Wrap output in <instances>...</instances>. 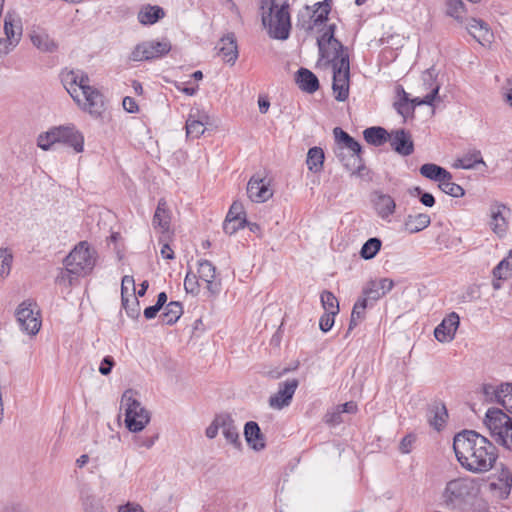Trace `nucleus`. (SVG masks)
Instances as JSON below:
<instances>
[{
  "label": "nucleus",
  "instance_id": "9b49d317",
  "mask_svg": "<svg viewBox=\"0 0 512 512\" xmlns=\"http://www.w3.org/2000/svg\"><path fill=\"white\" fill-rule=\"evenodd\" d=\"M61 81L66 89L77 104L81 103L80 93L89 83L87 74L80 70H69L61 73Z\"/></svg>",
  "mask_w": 512,
  "mask_h": 512
},
{
  "label": "nucleus",
  "instance_id": "cd10ccee",
  "mask_svg": "<svg viewBox=\"0 0 512 512\" xmlns=\"http://www.w3.org/2000/svg\"><path fill=\"white\" fill-rule=\"evenodd\" d=\"M4 32L6 35L5 39L16 47L22 36V24L20 19L10 13H7L4 18Z\"/></svg>",
  "mask_w": 512,
  "mask_h": 512
},
{
  "label": "nucleus",
  "instance_id": "79ce46f5",
  "mask_svg": "<svg viewBox=\"0 0 512 512\" xmlns=\"http://www.w3.org/2000/svg\"><path fill=\"white\" fill-rule=\"evenodd\" d=\"M496 403L502 405L510 412L512 403V383H501L497 385Z\"/></svg>",
  "mask_w": 512,
  "mask_h": 512
},
{
  "label": "nucleus",
  "instance_id": "338daca9",
  "mask_svg": "<svg viewBox=\"0 0 512 512\" xmlns=\"http://www.w3.org/2000/svg\"><path fill=\"white\" fill-rule=\"evenodd\" d=\"M367 306L368 303L366 302V299H363L362 297L359 298L353 306L351 315L354 318H360L362 320L365 316V310Z\"/></svg>",
  "mask_w": 512,
  "mask_h": 512
},
{
  "label": "nucleus",
  "instance_id": "e2e57ef3",
  "mask_svg": "<svg viewBox=\"0 0 512 512\" xmlns=\"http://www.w3.org/2000/svg\"><path fill=\"white\" fill-rule=\"evenodd\" d=\"M32 43L39 49L49 51L53 43L50 42L47 35L35 34L31 36Z\"/></svg>",
  "mask_w": 512,
  "mask_h": 512
},
{
  "label": "nucleus",
  "instance_id": "6e6d98bb",
  "mask_svg": "<svg viewBox=\"0 0 512 512\" xmlns=\"http://www.w3.org/2000/svg\"><path fill=\"white\" fill-rule=\"evenodd\" d=\"M494 441L497 444L512 450V419L511 424L508 423V425L501 431L500 435H498Z\"/></svg>",
  "mask_w": 512,
  "mask_h": 512
},
{
  "label": "nucleus",
  "instance_id": "dca6fc26",
  "mask_svg": "<svg viewBox=\"0 0 512 512\" xmlns=\"http://www.w3.org/2000/svg\"><path fill=\"white\" fill-rule=\"evenodd\" d=\"M489 487L492 491H499L500 498L506 499L512 489V472L501 465V468L492 475Z\"/></svg>",
  "mask_w": 512,
  "mask_h": 512
},
{
  "label": "nucleus",
  "instance_id": "0eeeda50",
  "mask_svg": "<svg viewBox=\"0 0 512 512\" xmlns=\"http://www.w3.org/2000/svg\"><path fill=\"white\" fill-rule=\"evenodd\" d=\"M333 69L332 89L338 101H345L349 96L350 62L349 56H342L330 62Z\"/></svg>",
  "mask_w": 512,
  "mask_h": 512
},
{
  "label": "nucleus",
  "instance_id": "49530a36",
  "mask_svg": "<svg viewBox=\"0 0 512 512\" xmlns=\"http://www.w3.org/2000/svg\"><path fill=\"white\" fill-rule=\"evenodd\" d=\"M79 276H76L74 274V270L72 271V269L68 266H65L64 269H61L59 274L57 275L56 279H55V282L56 284L60 285V286H64L66 288H69L71 287L74 282L77 280Z\"/></svg>",
  "mask_w": 512,
  "mask_h": 512
},
{
  "label": "nucleus",
  "instance_id": "1a4fd4ad",
  "mask_svg": "<svg viewBox=\"0 0 512 512\" xmlns=\"http://www.w3.org/2000/svg\"><path fill=\"white\" fill-rule=\"evenodd\" d=\"M16 318L23 332L29 335L39 332L41 320L36 303L23 301L16 310Z\"/></svg>",
  "mask_w": 512,
  "mask_h": 512
},
{
  "label": "nucleus",
  "instance_id": "5701e85b",
  "mask_svg": "<svg viewBox=\"0 0 512 512\" xmlns=\"http://www.w3.org/2000/svg\"><path fill=\"white\" fill-rule=\"evenodd\" d=\"M335 154L347 171L351 172L352 175L362 176V171L365 170L362 156L352 155L343 148H336Z\"/></svg>",
  "mask_w": 512,
  "mask_h": 512
},
{
  "label": "nucleus",
  "instance_id": "4c0bfd02",
  "mask_svg": "<svg viewBox=\"0 0 512 512\" xmlns=\"http://www.w3.org/2000/svg\"><path fill=\"white\" fill-rule=\"evenodd\" d=\"M420 174L429 180L438 182V184L444 177H446V180L450 177L449 171L434 163L423 164L420 167Z\"/></svg>",
  "mask_w": 512,
  "mask_h": 512
},
{
  "label": "nucleus",
  "instance_id": "a18cd8bd",
  "mask_svg": "<svg viewBox=\"0 0 512 512\" xmlns=\"http://www.w3.org/2000/svg\"><path fill=\"white\" fill-rule=\"evenodd\" d=\"M320 299L322 307L325 310V313H339V302L332 292L323 291L321 293Z\"/></svg>",
  "mask_w": 512,
  "mask_h": 512
},
{
  "label": "nucleus",
  "instance_id": "680f3d73",
  "mask_svg": "<svg viewBox=\"0 0 512 512\" xmlns=\"http://www.w3.org/2000/svg\"><path fill=\"white\" fill-rule=\"evenodd\" d=\"M184 288L187 293L197 294L199 291V284L197 276L191 272L186 274L184 279Z\"/></svg>",
  "mask_w": 512,
  "mask_h": 512
},
{
  "label": "nucleus",
  "instance_id": "f03ea898",
  "mask_svg": "<svg viewBox=\"0 0 512 512\" xmlns=\"http://www.w3.org/2000/svg\"><path fill=\"white\" fill-rule=\"evenodd\" d=\"M480 486L476 479L461 477L446 484L443 494L444 501L452 508L461 507L473 500L479 493Z\"/></svg>",
  "mask_w": 512,
  "mask_h": 512
},
{
  "label": "nucleus",
  "instance_id": "39448f33",
  "mask_svg": "<svg viewBox=\"0 0 512 512\" xmlns=\"http://www.w3.org/2000/svg\"><path fill=\"white\" fill-rule=\"evenodd\" d=\"M288 5L278 6L272 2L270 12L267 16H263L262 21L265 26L269 27L270 35L279 40H286L290 32V14Z\"/></svg>",
  "mask_w": 512,
  "mask_h": 512
},
{
  "label": "nucleus",
  "instance_id": "f257e3e1",
  "mask_svg": "<svg viewBox=\"0 0 512 512\" xmlns=\"http://www.w3.org/2000/svg\"><path fill=\"white\" fill-rule=\"evenodd\" d=\"M453 449L460 465L472 473L489 471L498 457L495 445L474 430L457 433Z\"/></svg>",
  "mask_w": 512,
  "mask_h": 512
},
{
  "label": "nucleus",
  "instance_id": "4468645a",
  "mask_svg": "<svg viewBox=\"0 0 512 512\" xmlns=\"http://www.w3.org/2000/svg\"><path fill=\"white\" fill-rule=\"evenodd\" d=\"M512 418L499 408H489L485 414L484 425L489 431L493 440L500 435L501 431L509 424Z\"/></svg>",
  "mask_w": 512,
  "mask_h": 512
},
{
  "label": "nucleus",
  "instance_id": "c9c22d12",
  "mask_svg": "<svg viewBox=\"0 0 512 512\" xmlns=\"http://www.w3.org/2000/svg\"><path fill=\"white\" fill-rule=\"evenodd\" d=\"M447 417L448 414L444 404L435 403L429 408V424L437 431H440L444 427Z\"/></svg>",
  "mask_w": 512,
  "mask_h": 512
},
{
  "label": "nucleus",
  "instance_id": "a211bd4d",
  "mask_svg": "<svg viewBox=\"0 0 512 512\" xmlns=\"http://www.w3.org/2000/svg\"><path fill=\"white\" fill-rule=\"evenodd\" d=\"M394 287V282L389 278H381L378 280L369 281L362 290V298L366 299L368 303L369 300L377 301L381 297L385 296L388 292H390Z\"/></svg>",
  "mask_w": 512,
  "mask_h": 512
},
{
  "label": "nucleus",
  "instance_id": "8fccbe9b",
  "mask_svg": "<svg viewBox=\"0 0 512 512\" xmlns=\"http://www.w3.org/2000/svg\"><path fill=\"white\" fill-rule=\"evenodd\" d=\"M465 12V5L462 0H448L447 1V14L459 22L463 20Z\"/></svg>",
  "mask_w": 512,
  "mask_h": 512
},
{
  "label": "nucleus",
  "instance_id": "f3484780",
  "mask_svg": "<svg viewBox=\"0 0 512 512\" xmlns=\"http://www.w3.org/2000/svg\"><path fill=\"white\" fill-rule=\"evenodd\" d=\"M388 141L392 149L401 156H409L414 152V143L409 132L405 129L393 130Z\"/></svg>",
  "mask_w": 512,
  "mask_h": 512
},
{
  "label": "nucleus",
  "instance_id": "c85d7f7f",
  "mask_svg": "<svg viewBox=\"0 0 512 512\" xmlns=\"http://www.w3.org/2000/svg\"><path fill=\"white\" fill-rule=\"evenodd\" d=\"M335 140L337 142V148H343L347 150L352 155H360L362 154V147L353 137H351L347 132H345L340 127H335L333 130Z\"/></svg>",
  "mask_w": 512,
  "mask_h": 512
},
{
  "label": "nucleus",
  "instance_id": "2eb2a0df",
  "mask_svg": "<svg viewBox=\"0 0 512 512\" xmlns=\"http://www.w3.org/2000/svg\"><path fill=\"white\" fill-rule=\"evenodd\" d=\"M57 143H63L80 153L84 148V137L74 126L54 127Z\"/></svg>",
  "mask_w": 512,
  "mask_h": 512
},
{
  "label": "nucleus",
  "instance_id": "69168bd1",
  "mask_svg": "<svg viewBox=\"0 0 512 512\" xmlns=\"http://www.w3.org/2000/svg\"><path fill=\"white\" fill-rule=\"evenodd\" d=\"M436 76L437 74L435 73V70L434 68H430V69H427L424 73H423V76H422V79H423V86L425 87V89H430V92L432 91V88L435 86V85H439L438 83H436Z\"/></svg>",
  "mask_w": 512,
  "mask_h": 512
},
{
  "label": "nucleus",
  "instance_id": "0e129e2a",
  "mask_svg": "<svg viewBox=\"0 0 512 512\" xmlns=\"http://www.w3.org/2000/svg\"><path fill=\"white\" fill-rule=\"evenodd\" d=\"M482 393L484 397V401L489 403H496L497 399V385L494 384H484L482 386Z\"/></svg>",
  "mask_w": 512,
  "mask_h": 512
},
{
  "label": "nucleus",
  "instance_id": "09e8293b",
  "mask_svg": "<svg viewBox=\"0 0 512 512\" xmlns=\"http://www.w3.org/2000/svg\"><path fill=\"white\" fill-rule=\"evenodd\" d=\"M55 143H57V137L54 127L41 133L37 138V146L44 151L49 150Z\"/></svg>",
  "mask_w": 512,
  "mask_h": 512
},
{
  "label": "nucleus",
  "instance_id": "f704fd0d",
  "mask_svg": "<svg viewBox=\"0 0 512 512\" xmlns=\"http://www.w3.org/2000/svg\"><path fill=\"white\" fill-rule=\"evenodd\" d=\"M221 430L227 442H229L235 447H240L241 442L239 437V431L235 425L233 418L227 413H223V422Z\"/></svg>",
  "mask_w": 512,
  "mask_h": 512
},
{
  "label": "nucleus",
  "instance_id": "a19ab883",
  "mask_svg": "<svg viewBox=\"0 0 512 512\" xmlns=\"http://www.w3.org/2000/svg\"><path fill=\"white\" fill-rule=\"evenodd\" d=\"M324 162V152L320 147H312L308 150L306 164L312 172H318L322 169Z\"/></svg>",
  "mask_w": 512,
  "mask_h": 512
},
{
  "label": "nucleus",
  "instance_id": "ea45409f",
  "mask_svg": "<svg viewBox=\"0 0 512 512\" xmlns=\"http://www.w3.org/2000/svg\"><path fill=\"white\" fill-rule=\"evenodd\" d=\"M183 314V306L179 301L169 302L161 314L162 322L166 325L175 324Z\"/></svg>",
  "mask_w": 512,
  "mask_h": 512
},
{
  "label": "nucleus",
  "instance_id": "13d9d810",
  "mask_svg": "<svg viewBox=\"0 0 512 512\" xmlns=\"http://www.w3.org/2000/svg\"><path fill=\"white\" fill-rule=\"evenodd\" d=\"M247 223L246 218H237V220H231L230 223H228V220H224L223 223V230L228 235L235 234L238 230L245 227Z\"/></svg>",
  "mask_w": 512,
  "mask_h": 512
},
{
  "label": "nucleus",
  "instance_id": "37998d69",
  "mask_svg": "<svg viewBox=\"0 0 512 512\" xmlns=\"http://www.w3.org/2000/svg\"><path fill=\"white\" fill-rule=\"evenodd\" d=\"M382 242L379 238L373 237L368 239L360 250V256L365 260L373 259L380 251Z\"/></svg>",
  "mask_w": 512,
  "mask_h": 512
},
{
  "label": "nucleus",
  "instance_id": "4d7b16f0",
  "mask_svg": "<svg viewBox=\"0 0 512 512\" xmlns=\"http://www.w3.org/2000/svg\"><path fill=\"white\" fill-rule=\"evenodd\" d=\"M237 218H246V213L243 204L239 201H234L229 208L225 220H228V223H230L231 220H237Z\"/></svg>",
  "mask_w": 512,
  "mask_h": 512
},
{
  "label": "nucleus",
  "instance_id": "3c124183",
  "mask_svg": "<svg viewBox=\"0 0 512 512\" xmlns=\"http://www.w3.org/2000/svg\"><path fill=\"white\" fill-rule=\"evenodd\" d=\"M13 256L7 248L0 249V277L5 278L10 274Z\"/></svg>",
  "mask_w": 512,
  "mask_h": 512
},
{
  "label": "nucleus",
  "instance_id": "774afa93",
  "mask_svg": "<svg viewBox=\"0 0 512 512\" xmlns=\"http://www.w3.org/2000/svg\"><path fill=\"white\" fill-rule=\"evenodd\" d=\"M337 314L324 313L319 320V327L323 332H328L334 325V318Z\"/></svg>",
  "mask_w": 512,
  "mask_h": 512
},
{
  "label": "nucleus",
  "instance_id": "b1692460",
  "mask_svg": "<svg viewBox=\"0 0 512 512\" xmlns=\"http://www.w3.org/2000/svg\"><path fill=\"white\" fill-rule=\"evenodd\" d=\"M216 49L219 50V54L225 62L230 63L231 65L236 62L239 53L236 37L233 33H228L223 36L219 40Z\"/></svg>",
  "mask_w": 512,
  "mask_h": 512
},
{
  "label": "nucleus",
  "instance_id": "412c9836",
  "mask_svg": "<svg viewBox=\"0 0 512 512\" xmlns=\"http://www.w3.org/2000/svg\"><path fill=\"white\" fill-rule=\"evenodd\" d=\"M505 211L509 212L510 210L502 203L496 202L490 207L491 220L489 226L498 237H504L508 229V222L504 215Z\"/></svg>",
  "mask_w": 512,
  "mask_h": 512
},
{
  "label": "nucleus",
  "instance_id": "7c9ffc66",
  "mask_svg": "<svg viewBox=\"0 0 512 512\" xmlns=\"http://www.w3.org/2000/svg\"><path fill=\"white\" fill-rule=\"evenodd\" d=\"M199 278L207 283V289L212 293L219 292V285L214 283L216 277V268L208 260L199 261Z\"/></svg>",
  "mask_w": 512,
  "mask_h": 512
},
{
  "label": "nucleus",
  "instance_id": "2f4dec72",
  "mask_svg": "<svg viewBox=\"0 0 512 512\" xmlns=\"http://www.w3.org/2000/svg\"><path fill=\"white\" fill-rule=\"evenodd\" d=\"M330 0H324L314 5L315 9L310 16V22L306 28L307 31H312L315 27L323 25L328 20L330 13Z\"/></svg>",
  "mask_w": 512,
  "mask_h": 512
},
{
  "label": "nucleus",
  "instance_id": "6e6552de",
  "mask_svg": "<svg viewBox=\"0 0 512 512\" xmlns=\"http://www.w3.org/2000/svg\"><path fill=\"white\" fill-rule=\"evenodd\" d=\"M171 50V43L168 39L144 41L138 44L131 52L133 61H147L163 57Z\"/></svg>",
  "mask_w": 512,
  "mask_h": 512
},
{
  "label": "nucleus",
  "instance_id": "e433bc0d",
  "mask_svg": "<svg viewBox=\"0 0 512 512\" xmlns=\"http://www.w3.org/2000/svg\"><path fill=\"white\" fill-rule=\"evenodd\" d=\"M363 136L368 144L378 147L382 146L384 143L388 141L390 134L383 127L373 126L366 128L363 131Z\"/></svg>",
  "mask_w": 512,
  "mask_h": 512
},
{
  "label": "nucleus",
  "instance_id": "7ed1b4c3",
  "mask_svg": "<svg viewBox=\"0 0 512 512\" xmlns=\"http://www.w3.org/2000/svg\"><path fill=\"white\" fill-rule=\"evenodd\" d=\"M132 389L126 390L121 398V407L125 410V424L129 431L140 432L150 422V413L135 398Z\"/></svg>",
  "mask_w": 512,
  "mask_h": 512
},
{
  "label": "nucleus",
  "instance_id": "20e7f679",
  "mask_svg": "<svg viewBox=\"0 0 512 512\" xmlns=\"http://www.w3.org/2000/svg\"><path fill=\"white\" fill-rule=\"evenodd\" d=\"M64 263L74 270L76 276H85L96 264V251L91 249L86 241H82L69 253Z\"/></svg>",
  "mask_w": 512,
  "mask_h": 512
},
{
  "label": "nucleus",
  "instance_id": "ddd939ff",
  "mask_svg": "<svg viewBox=\"0 0 512 512\" xmlns=\"http://www.w3.org/2000/svg\"><path fill=\"white\" fill-rule=\"evenodd\" d=\"M247 195L252 202H266L273 196L270 180L259 175H253L247 184Z\"/></svg>",
  "mask_w": 512,
  "mask_h": 512
},
{
  "label": "nucleus",
  "instance_id": "bb28decb",
  "mask_svg": "<svg viewBox=\"0 0 512 512\" xmlns=\"http://www.w3.org/2000/svg\"><path fill=\"white\" fill-rule=\"evenodd\" d=\"M244 436L247 444L255 451H261L265 448L264 435L258 423L254 421L247 422L244 426Z\"/></svg>",
  "mask_w": 512,
  "mask_h": 512
},
{
  "label": "nucleus",
  "instance_id": "052dcab7",
  "mask_svg": "<svg viewBox=\"0 0 512 512\" xmlns=\"http://www.w3.org/2000/svg\"><path fill=\"white\" fill-rule=\"evenodd\" d=\"M129 291H131L130 296L135 295V280L133 276L125 275L121 282V298L128 297Z\"/></svg>",
  "mask_w": 512,
  "mask_h": 512
},
{
  "label": "nucleus",
  "instance_id": "de8ad7c7",
  "mask_svg": "<svg viewBox=\"0 0 512 512\" xmlns=\"http://www.w3.org/2000/svg\"><path fill=\"white\" fill-rule=\"evenodd\" d=\"M131 297V300L128 297H122V306L130 318L137 319L140 316V303L135 295Z\"/></svg>",
  "mask_w": 512,
  "mask_h": 512
},
{
  "label": "nucleus",
  "instance_id": "c756f323",
  "mask_svg": "<svg viewBox=\"0 0 512 512\" xmlns=\"http://www.w3.org/2000/svg\"><path fill=\"white\" fill-rule=\"evenodd\" d=\"M373 202L377 215L383 220H388L395 212L396 203L390 195L375 193Z\"/></svg>",
  "mask_w": 512,
  "mask_h": 512
},
{
  "label": "nucleus",
  "instance_id": "423d86ee",
  "mask_svg": "<svg viewBox=\"0 0 512 512\" xmlns=\"http://www.w3.org/2000/svg\"><path fill=\"white\" fill-rule=\"evenodd\" d=\"M336 25L330 24L317 38V46L322 59L328 63L340 59L342 56H349L343 44L334 37Z\"/></svg>",
  "mask_w": 512,
  "mask_h": 512
},
{
  "label": "nucleus",
  "instance_id": "bf43d9fd",
  "mask_svg": "<svg viewBox=\"0 0 512 512\" xmlns=\"http://www.w3.org/2000/svg\"><path fill=\"white\" fill-rule=\"evenodd\" d=\"M223 414L216 415L211 424L206 428L205 435L209 439L217 436L219 429H222Z\"/></svg>",
  "mask_w": 512,
  "mask_h": 512
},
{
  "label": "nucleus",
  "instance_id": "603ef678",
  "mask_svg": "<svg viewBox=\"0 0 512 512\" xmlns=\"http://www.w3.org/2000/svg\"><path fill=\"white\" fill-rule=\"evenodd\" d=\"M512 268V249L509 251L508 257L504 258L494 268L493 274L498 279H505L508 277V272Z\"/></svg>",
  "mask_w": 512,
  "mask_h": 512
},
{
  "label": "nucleus",
  "instance_id": "c03bdc74",
  "mask_svg": "<svg viewBox=\"0 0 512 512\" xmlns=\"http://www.w3.org/2000/svg\"><path fill=\"white\" fill-rule=\"evenodd\" d=\"M438 187L440 188L441 191L454 198L462 197L465 194V190L463 189V187L452 181L451 173L450 177L447 180L446 177L443 178V180L438 184Z\"/></svg>",
  "mask_w": 512,
  "mask_h": 512
},
{
  "label": "nucleus",
  "instance_id": "72a5a7b5",
  "mask_svg": "<svg viewBox=\"0 0 512 512\" xmlns=\"http://www.w3.org/2000/svg\"><path fill=\"white\" fill-rule=\"evenodd\" d=\"M431 223V218L426 213L408 215L404 220V228L410 234L418 233L427 228Z\"/></svg>",
  "mask_w": 512,
  "mask_h": 512
},
{
  "label": "nucleus",
  "instance_id": "9d476101",
  "mask_svg": "<svg viewBox=\"0 0 512 512\" xmlns=\"http://www.w3.org/2000/svg\"><path fill=\"white\" fill-rule=\"evenodd\" d=\"M171 211L164 198L159 199L152 218V226L160 233L161 241H170L173 236L171 229Z\"/></svg>",
  "mask_w": 512,
  "mask_h": 512
},
{
  "label": "nucleus",
  "instance_id": "f8f14e48",
  "mask_svg": "<svg viewBox=\"0 0 512 512\" xmlns=\"http://www.w3.org/2000/svg\"><path fill=\"white\" fill-rule=\"evenodd\" d=\"M299 381L295 378L280 382L278 391L269 397V405L273 409L281 410L290 405Z\"/></svg>",
  "mask_w": 512,
  "mask_h": 512
},
{
  "label": "nucleus",
  "instance_id": "393cba45",
  "mask_svg": "<svg viewBox=\"0 0 512 512\" xmlns=\"http://www.w3.org/2000/svg\"><path fill=\"white\" fill-rule=\"evenodd\" d=\"M208 117L201 114L198 109L191 110L186 121V135L189 138L197 139L205 132V125L207 124Z\"/></svg>",
  "mask_w": 512,
  "mask_h": 512
},
{
  "label": "nucleus",
  "instance_id": "5fc2aeb1",
  "mask_svg": "<svg viewBox=\"0 0 512 512\" xmlns=\"http://www.w3.org/2000/svg\"><path fill=\"white\" fill-rule=\"evenodd\" d=\"M401 92L402 98L400 99V101L394 104V107L401 116L406 118L408 115L412 113L413 107L410 106V99L403 88L401 89Z\"/></svg>",
  "mask_w": 512,
  "mask_h": 512
},
{
  "label": "nucleus",
  "instance_id": "4be33fe9",
  "mask_svg": "<svg viewBox=\"0 0 512 512\" xmlns=\"http://www.w3.org/2000/svg\"><path fill=\"white\" fill-rule=\"evenodd\" d=\"M467 30L482 46L490 44L494 37L489 25L481 19L471 18L467 24Z\"/></svg>",
  "mask_w": 512,
  "mask_h": 512
},
{
  "label": "nucleus",
  "instance_id": "864d4df0",
  "mask_svg": "<svg viewBox=\"0 0 512 512\" xmlns=\"http://www.w3.org/2000/svg\"><path fill=\"white\" fill-rule=\"evenodd\" d=\"M440 85H435L432 88V91L427 93L423 98L416 97L412 100H410V103L413 104V106H421V105H428L432 106L434 104V101L438 98Z\"/></svg>",
  "mask_w": 512,
  "mask_h": 512
},
{
  "label": "nucleus",
  "instance_id": "58836bf2",
  "mask_svg": "<svg viewBox=\"0 0 512 512\" xmlns=\"http://www.w3.org/2000/svg\"><path fill=\"white\" fill-rule=\"evenodd\" d=\"M485 164L481 151L478 149H472L466 152L462 157L455 161L454 166L461 169H472L476 164Z\"/></svg>",
  "mask_w": 512,
  "mask_h": 512
},
{
  "label": "nucleus",
  "instance_id": "aec40b11",
  "mask_svg": "<svg viewBox=\"0 0 512 512\" xmlns=\"http://www.w3.org/2000/svg\"><path fill=\"white\" fill-rule=\"evenodd\" d=\"M81 103L79 105L91 115L98 116L101 114L103 107L102 95L98 90L91 87L89 83L80 93Z\"/></svg>",
  "mask_w": 512,
  "mask_h": 512
},
{
  "label": "nucleus",
  "instance_id": "473e14b6",
  "mask_svg": "<svg viewBox=\"0 0 512 512\" xmlns=\"http://www.w3.org/2000/svg\"><path fill=\"white\" fill-rule=\"evenodd\" d=\"M296 82L302 91L314 93L319 88L318 78L306 68H300L297 72Z\"/></svg>",
  "mask_w": 512,
  "mask_h": 512
},
{
  "label": "nucleus",
  "instance_id": "6ab92c4d",
  "mask_svg": "<svg viewBox=\"0 0 512 512\" xmlns=\"http://www.w3.org/2000/svg\"><path fill=\"white\" fill-rule=\"evenodd\" d=\"M460 318L456 312L448 314L435 328L434 336L439 342H449L454 339L459 327Z\"/></svg>",
  "mask_w": 512,
  "mask_h": 512
},
{
  "label": "nucleus",
  "instance_id": "a878e982",
  "mask_svg": "<svg viewBox=\"0 0 512 512\" xmlns=\"http://www.w3.org/2000/svg\"><path fill=\"white\" fill-rule=\"evenodd\" d=\"M165 15V10L162 7L158 5L146 4L140 8L137 14V19L140 24L144 26H150L163 19Z\"/></svg>",
  "mask_w": 512,
  "mask_h": 512
}]
</instances>
